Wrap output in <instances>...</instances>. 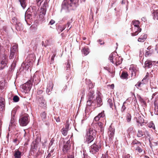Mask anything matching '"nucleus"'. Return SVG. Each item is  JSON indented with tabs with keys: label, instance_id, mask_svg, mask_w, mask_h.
<instances>
[{
	"label": "nucleus",
	"instance_id": "obj_1",
	"mask_svg": "<svg viewBox=\"0 0 158 158\" xmlns=\"http://www.w3.org/2000/svg\"><path fill=\"white\" fill-rule=\"evenodd\" d=\"M97 131L93 128H90L86 130L85 136L86 142L88 144L91 143L96 137Z\"/></svg>",
	"mask_w": 158,
	"mask_h": 158
},
{
	"label": "nucleus",
	"instance_id": "obj_2",
	"mask_svg": "<svg viewBox=\"0 0 158 158\" xmlns=\"http://www.w3.org/2000/svg\"><path fill=\"white\" fill-rule=\"evenodd\" d=\"M114 53H111L109 57V59L112 63L118 66L121 64L122 61V58L118 56H114Z\"/></svg>",
	"mask_w": 158,
	"mask_h": 158
},
{
	"label": "nucleus",
	"instance_id": "obj_3",
	"mask_svg": "<svg viewBox=\"0 0 158 158\" xmlns=\"http://www.w3.org/2000/svg\"><path fill=\"white\" fill-rule=\"evenodd\" d=\"M30 121V117L27 114H25L21 116L19 120L20 126H26Z\"/></svg>",
	"mask_w": 158,
	"mask_h": 158
},
{
	"label": "nucleus",
	"instance_id": "obj_4",
	"mask_svg": "<svg viewBox=\"0 0 158 158\" xmlns=\"http://www.w3.org/2000/svg\"><path fill=\"white\" fill-rule=\"evenodd\" d=\"M102 147L101 143H95L90 146V152L93 154H95L98 152Z\"/></svg>",
	"mask_w": 158,
	"mask_h": 158
},
{
	"label": "nucleus",
	"instance_id": "obj_5",
	"mask_svg": "<svg viewBox=\"0 0 158 158\" xmlns=\"http://www.w3.org/2000/svg\"><path fill=\"white\" fill-rule=\"evenodd\" d=\"M1 61L0 63V70H2L6 66L8 63V58L6 55H2L0 57Z\"/></svg>",
	"mask_w": 158,
	"mask_h": 158
},
{
	"label": "nucleus",
	"instance_id": "obj_6",
	"mask_svg": "<svg viewBox=\"0 0 158 158\" xmlns=\"http://www.w3.org/2000/svg\"><path fill=\"white\" fill-rule=\"evenodd\" d=\"M92 86H93L92 85H91V87H89L87 96V99H89L90 100H94V99L95 98V96L94 90L92 89Z\"/></svg>",
	"mask_w": 158,
	"mask_h": 158
},
{
	"label": "nucleus",
	"instance_id": "obj_7",
	"mask_svg": "<svg viewBox=\"0 0 158 158\" xmlns=\"http://www.w3.org/2000/svg\"><path fill=\"white\" fill-rule=\"evenodd\" d=\"M97 95L96 99H94V103H96L97 107H100L102 105V100L101 97L100 96L101 93L100 92L98 91L97 94Z\"/></svg>",
	"mask_w": 158,
	"mask_h": 158
},
{
	"label": "nucleus",
	"instance_id": "obj_8",
	"mask_svg": "<svg viewBox=\"0 0 158 158\" xmlns=\"http://www.w3.org/2000/svg\"><path fill=\"white\" fill-rule=\"evenodd\" d=\"M15 19H16L15 18H14L12 19V21L13 23L15 25V27L16 30L18 31H20L22 30L23 29V25L20 22H15Z\"/></svg>",
	"mask_w": 158,
	"mask_h": 158
},
{
	"label": "nucleus",
	"instance_id": "obj_9",
	"mask_svg": "<svg viewBox=\"0 0 158 158\" xmlns=\"http://www.w3.org/2000/svg\"><path fill=\"white\" fill-rule=\"evenodd\" d=\"M32 85V81L29 80L23 85L22 88L23 89L25 90L26 92H27L30 90Z\"/></svg>",
	"mask_w": 158,
	"mask_h": 158
},
{
	"label": "nucleus",
	"instance_id": "obj_10",
	"mask_svg": "<svg viewBox=\"0 0 158 158\" xmlns=\"http://www.w3.org/2000/svg\"><path fill=\"white\" fill-rule=\"evenodd\" d=\"M70 142L69 140L68 141L64 146L62 150L63 153L64 154L68 152L70 149L71 145L69 143Z\"/></svg>",
	"mask_w": 158,
	"mask_h": 158
},
{
	"label": "nucleus",
	"instance_id": "obj_11",
	"mask_svg": "<svg viewBox=\"0 0 158 158\" xmlns=\"http://www.w3.org/2000/svg\"><path fill=\"white\" fill-rule=\"evenodd\" d=\"M108 134L109 139H112L114 135V129L110 126L108 129Z\"/></svg>",
	"mask_w": 158,
	"mask_h": 158
},
{
	"label": "nucleus",
	"instance_id": "obj_12",
	"mask_svg": "<svg viewBox=\"0 0 158 158\" xmlns=\"http://www.w3.org/2000/svg\"><path fill=\"white\" fill-rule=\"evenodd\" d=\"M5 100L2 97H0V112L3 111L5 109Z\"/></svg>",
	"mask_w": 158,
	"mask_h": 158
},
{
	"label": "nucleus",
	"instance_id": "obj_13",
	"mask_svg": "<svg viewBox=\"0 0 158 158\" xmlns=\"http://www.w3.org/2000/svg\"><path fill=\"white\" fill-rule=\"evenodd\" d=\"M141 143L136 139L134 140L131 143V148L135 150Z\"/></svg>",
	"mask_w": 158,
	"mask_h": 158
},
{
	"label": "nucleus",
	"instance_id": "obj_14",
	"mask_svg": "<svg viewBox=\"0 0 158 158\" xmlns=\"http://www.w3.org/2000/svg\"><path fill=\"white\" fill-rule=\"evenodd\" d=\"M53 87V85L52 82L50 81L48 84L46 90L47 93L48 94H50V93H49L52 91Z\"/></svg>",
	"mask_w": 158,
	"mask_h": 158
},
{
	"label": "nucleus",
	"instance_id": "obj_15",
	"mask_svg": "<svg viewBox=\"0 0 158 158\" xmlns=\"http://www.w3.org/2000/svg\"><path fill=\"white\" fill-rule=\"evenodd\" d=\"M107 102L111 108L113 109L114 107V109L115 110H116V108L114 103V99H113V100H112L111 99L109 98Z\"/></svg>",
	"mask_w": 158,
	"mask_h": 158
},
{
	"label": "nucleus",
	"instance_id": "obj_16",
	"mask_svg": "<svg viewBox=\"0 0 158 158\" xmlns=\"http://www.w3.org/2000/svg\"><path fill=\"white\" fill-rule=\"evenodd\" d=\"M130 71L131 72V77L133 76H135L136 73L137 71L136 67L135 66L131 67L130 68Z\"/></svg>",
	"mask_w": 158,
	"mask_h": 158
},
{
	"label": "nucleus",
	"instance_id": "obj_17",
	"mask_svg": "<svg viewBox=\"0 0 158 158\" xmlns=\"http://www.w3.org/2000/svg\"><path fill=\"white\" fill-rule=\"evenodd\" d=\"M78 2V0H69L68 3L70 6L75 7Z\"/></svg>",
	"mask_w": 158,
	"mask_h": 158
},
{
	"label": "nucleus",
	"instance_id": "obj_18",
	"mask_svg": "<svg viewBox=\"0 0 158 158\" xmlns=\"http://www.w3.org/2000/svg\"><path fill=\"white\" fill-rule=\"evenodd\" d=\"M152 63V61L149 60H147L144 63L145 67L148 69L151 68L153 66Z\"/></svg>",
	"mask_w": 158,
	"mask_h": 158
},
{
	"label": "nucleus",
	"instance_id": "obj_19",
	"mask_svg": "<svg viewBox=\"0 0 158 158\" xmlns=\"http://www.w3.org/2000/svg\"><path fill=\"white\" fill-rule=\"evenodd\" d=\"M22 153L19 150L16 149L14 152V158H21Z\"/></svg>",
	"mask_w": 158,
	"mask_h": 158
},
{
	"label": "nucleus",
	"instance_id": "obj_20",
	"mask_svg": "<svg viewBox=\"0 0 158 158\" xmlns=\"http://www.w3.org/2000/svg\"><path fill=\"white\" fill-rule=\"evenodd\" d=\"M147 37V35L146 34H143L138 39V40L139 42H143L145 41Z\"/></svg>",
	"mask_w": 158,
	"mask_h": 158
},
{
	"label": "nucleus",
	"instance_id": "obj_21",
	"mask_svg": "<svg viewBox=\"0 0 158 158\" xmlns=\"http://www.w3.org/2000/svg\"><path fill=\"white\" fill-rule=\"evenodd\" d=\"M95 125L97 126L98 130L100 131V132L103 134L104 131V128L103 127V124L102 123L98 122L97 124H95Z\"/></svg>",
	"mask_w": 158,
	"mask_h": 158
},
{
	"label": "nucleus",
	"instance_id": "obj_22",
	"mask_svg": "<svg viewBox=\"0 0 158 158\" xmlns=\"http://www.w3.org/2000/svg\"><path fill=\"white\" fill-rule=\"evenodd\" d=\"M105 117V115L104 114V111H102V112L100 113L98 115L96 116L94 118V120L96 121H98L99 120L100 118H103Z\"/></svg>",
	"mask_w": 158,
	"mask_h": 158
},
{
	"label": "nucleus",
	"instance_id": "obj_23",
	"mask_svg": "<svg viewBox=\"0 0 158 158\" xmlns=\"http://www.w3.org/2000/svg\"><path fill=\"white\" fill-rule=\"evenodd\" d=\"M46 5H47V3H44L43 6H42L41 9V11L40 12V13H42V14L43 15L42 16L44 15L45 14L46 12Z\"/></svg>",
	"mask_w": 158,
	"mask_h": 158
},
{
	"label": "nucleus",
	"instance_id": "obj_24",
	"mask_svg": "<svg viewBox=\"0 0 158 158\" xmlns=\"http://www.w3.org/2000/svg\"><path fill=\"white\" fill-rule=\"evenodd\" d=\"M139 22L138 20H134L132 21L131 25H133L135 27V29H137V28H140L139 26Z\"/></svg>",
	"mask_w": 158,
	"mask_h": 158
},
{
	"label": "nucleus",
	"instance_id": "obj_25",
	"mask_svg": "<svg viewBox=\"0 0 158 158\" xmlns=\"http://www.w3.org/2000/svg\"><path fill=\"white\" fill-rule=\"evenodd\" d=\"M149 74L148 73H147L146 75L143 78L142 81V84H144L147 83L148 80L149 79Z\"/></svg>",
	"mask_w": 158,
	"mask_h": 158
},
{
	"label": "nucleus",
	"instance_id": "obj_26",
	"mask_svg": "<svg viewBox=\"0 0 158 158\" xmlns=\"http://www.w3.org/2000/svg\"><path fill=\"white\" fill-rule=\"evenodd\" d=\"M153 16L154 20H158V9L153 10Z\"/></svg>",
	"mask_w": 158,
	"mask_h": 158
},
{
	"label": "nucleus",
	"instance_id": "obj_27",
	"mask_svg": "<svg viewBox=\"0 0 158 158\" xmlns=\"http://www.w3.org/2000/svg\"><path fill=\"white\" fill-rule=\"evenodd\" d=\"M136 121L137 123H139L140 125L143 123L144 120L143 118L141 116H139L136 117Z\"/></svg>",
	"mask_w": 158,
	"mask_h": 158
},
{
	"label": "nucleus",
	"instance_id": "obj_28",
	"mask_svg": "<svg viewBox=\"0 0 158 158\" xmlns=\"http://www.w3.org/2000/svg\"><path fill=\"white\" fill-rule=\"evenodd\" d=\"M135 151L139 152V153H141L143 152V147L142 146V143H141L139 146H137V148L135 150Z\"/></svg>",
	"mask_w": 158,
	"mask_h": 158
},
{
	"label": "nucleus",
	"instance_id": "obj_29",
	"mask_svg": "<svg viewBox=\"0 0 158 158\" xmlns=\"http://www.w3.org/2000/svg\"><path fill=\"white\" fill-rule=\"evenodd\" d=\"M81 52L82 53L85 55L86 56L89 53V49L87 47H85L81 50Z\"/></svg>",
	"mask_w": 158,
	"mask_h": 158
},
{
	"label": "nucleus",
	"instance_id": "obj_30",
	"mask_svg": "<svg viewBox=\"0 0 158 158\" xmlns=\"http://www.w3.org/2000/svg\"><path fill=\"white\" fill-rule=\"evenodd\" d=\"M128 75L127 73L126 72H123L120 76V77L123 79H126L127 78Z\"/></svg>",
	"mask_w": 158,
	"mask_h": 158
},
{
	"label": "nucleus",
	"instance_id": "obj_31",
	"mask_svg": "<svg viewBox=\"0 0 158 158\" xmlns=\"http://www.w3.org/2000/svg\"><path fill=\"white\" fill-rule=\"evenodd\" d=\"M27 0H19L20 4L23 9H24L26 6Z\"/></svg>",
	"mask_w": 158,
	"mask_h": 158
},
{
	"label": "nucleus",
	"instance_id": "obj_32",
	"mask_svg": "<svg viewBox=\"0 0 158 158\" xmlns=\"http://www.w3.org/2000/svg\"><path fill=\"white\" fill-rule=\"evenodd\" d=\"M41 117L42 121L44 122H46L47 120L46 114L45 112L42 113Z\"/></svg>",
	"mask_w": 158,
	"mask_h": 158
},
{
	"label": "nucleus",
	"instance_id": "obj_33",
	"mask_svg": "<svg viewBox=\"0 0 158 158\" xmlns=\"http://www.w3.org/2000/svg\"><path fill=\"white\" fill-rule=\"evenodd\" d=\"M136 31L135 32H133L131 34V35L132 36H134L137 35L138 33L141 32V29L140 28H137V29H135Z\"/></svg>",
	"mask_w": 158,
	"mask_h": 158
},
{
	"label": "nucleus",
	"instance_id": "obj_34",
	"mask_svg": "<svg viewBox=\"0 0 158 158\" xmlns=\"http://www.w3.org/2000/svg\"><path fill=\"white\" fill-rule=\"evenodd\" d=\"M144 131L138 130L137 134V136L139 137H142L144 135Z\"/></svg>",
	"mask_w": 158,
	"mask_h": 158
},
{
	"label": "nucleus",
	"instance_id": "obj_35",
	"mask_svg": "<svg viewBox=\"0 0 158 158\" xmlns=\"http://www.w3.org/2000/svg\"><path fill=\"white\" fill-rule=\"evenodd\" d=\"M145 52V56L146 57L150 56L153 52V50H146Z\"/></svg>",
	"mask_w": 158,
	"mask_h": 158
},
{
	"label": "nucleus",
	"instance_id": "obj_36",
	"mask_svg": "<svg viewBox=\"0 0 158 158\" xmlns=\"http://www.w3.org/2000/svg\"><path fill=\"white\" fill-rule=\"evenodd\" d=\"M68 130L67 128H63L61 130V131L63 135L66 136L67 134V132Z\"/></svg>",
	"mask_w": 158,
	"mask_h": 158
},
{
	"label": "nucleus",
	"instance_id": "obj_37",
	"mask_svg": "<svg viewBox=\"0 0 158 158\" xmlns=\"http://www.w3.org/2000/svg\"><path fill=\"white\" fill-rule=\"evenodd\" d=\"M87 99L88 100L86 102V105L87 106H90L92 104L94 103V100H90L89 99Z\"/></svg>",
	"mask_w": 158,
	"mask_h": 158
},
{
	"label": "nucleus",
	"instance_id": "obj_38",
	"mask_svg": "<svg viewBox=\"0 0 158 158\" xmlns=\"http://www.w3.org/2000/svg\"><path fill=\"white\" fill-rule=\"evenodd\" d=\"M38 140V138L37 137L36 140L35 142H34L32 143V148L33 149H35V150L37 149V145L36 144V141Z\"/></svg>",
	"mask_w": 158,
	"mask_h": 158
},
{
	"label": "nucleus",
	"instance_id": "obj_39",
	"mask_svg": "<svg viewBox=\"0 0 158 158\" xmlns=\"http://www.w3.org/2000/svg\"><path fill=\"white\" fill-rule=\"evenodd\" d=\"M17 53L15 52L10 51V54L9 56V58L10 59H13L14 58V56H16Z\"/></svg>",
	"mask_w": 158,
	"mask_h": 158
},
{
	"label": "nucleus",
	"instance_id": "obj_40",
	"mask_svg": "<svg viewBox=\"0 0 158 158\" xmlns=\"http://www.w3.org/2000/svg\"><path fill=\"white\" fill-rule=\"evenodd\" d=\"M147 126L148 127L152 128L153 129H155V125L153 123V122H151L149 123H148L147 124Z\"/></svg>",
	"mask_w": 158,
	"mask_h": 158
},
{
	"label": "nucleus",
	"instance_id": "obj_41",
	"mask_svg": "<svg viewBox=\"0 0 158 158\" xmlns=\"http://www.w3.org/2000/svg\"><path fill=\"white\" fill-rule=\"evenodd\" d=\"M41 105L44 108H45L46 106V101L43 98H42V100H41Z\"/></svg>",
	"mask_w": 158,
	"mask_h": 158
},
{
	"label": "nucleus",
	"instance_id": "obj_42",
	"mask_svg": "<svg viewBox=\"0 0 158 158\" xmlns=\"http://www.w3.org/2000/svg\"><path fill=\"white\" fill-rule=\"evenodd\" d=\"M131 116L130 114L129 113L127 114L126 118H127V122H129L131 121Z\"/></svg>",
	"mask_w": 158,
	"mask_h": 158
},
{
	"label": "nucleus",
	"instance_id": "obj_43",
	"mask_svg": "<svg viewBox=\"0 0 158 158\" xmlns=\"http://www.w3.org/2000/svg\"><path fill=\"white\" fill-rule=\"evenodd\" d=\"M17 46L16 45H15L13 46L12 48H11L10 51L15 52L17 53Z\"/></svg>",
	"mask_w": 158,
	"mask_h": 158
},
{
	"label": "nucleus",
	"instance_id": "obj_44",
	"mask_svg": "<svg viewBox=\"0 0 158 158\" xmlns=\"http://www.w3.org/2000/svg\"><path fill=\"white\" fill-rule=\"evenodd\" d=\"M13 100L15 102H17L19 100V97L17 95H15L13 97Z\"/></svg>",
	"mask_w": 158,
	"mask_h": 158
},
{
	"label": "nucleus",
	"instance_id": "obj_45",
	"mask_svg": "<svg viewBox=\"0 0 158 158\" xmlns=\"http://www.w3.org/2000/svg\"><path fill=\"white\" fill-rule=\"evenodd\" d=\"M2 32L4 33L3 31H4L5 32L7 33L8 32V30L7 29V27L6 26H4L3 27L2 29H1L0 31L2 32Z\"/></svg>",
	"mask_w": 158,
	"mask_h": 158
},
{
	"label": "nucleus",
	"instance_id": "obj_46",
	"mask_svg": "<svg viewBox=\"0 0 158 158\" xmlns=\"http://www.w3.org/2000/svg\"><path fill=\"white\" fill-rule=\"evenodd\" d=\"M4 88V83L3 81H0V89L2 90Z\"/></svg>",
	"mask_w": 158,
	"mask_h": 158
},
{
	"label": "nucleus",
	"instance_id": "obj_47",
	"mask_svg": "<svg viewBox=\"0 0 158 158\" xmlns=\"http://www.w3.org/2000/svg\"><path fill=\"white\" fill-rule=\"evenodd\" d=\"M144 137H145V138H147L148 137H149L150 136V135L148 132L146 130L144 131Z\"/></svg>",
	"mask_w": 158,
	"mask_h": 158
},
{
	"label": "nucleus",
	"instance_id": "obj_48",
	"mask_svg": "<svg viewBox=\"0 0 158 158\" xmlns=\"http://www.w3.org/2000/svg\"><path fill=\"white\" fill-rule=\"evenodd\" d=\"M82 64L84 65V67L86 68H88L89 66V63L87 62H84L82 63Z\"/></svg>",
	"mask_w": 158,
	"mask_h": 158
},
{
	"label": "nucleus",
	"instance_id": "obj_49",
	"mask_svg": "<svg viewBox=\"0 0 158 158\" xmlns=\"http://www.w3.org/2000/svg\"><path fill=\"white\" fill-rule=\"evenodd\" d=\"M134 129H133V127H130L128 130H127V131H128V133H129V134L131 132V131H133V132H134V130H133Z\"/></svg>",
	"mask_w": 158,
	"mask_h": 158
},
{
	"label": "nucleus",
	"instance_id": "obj_50",
	"mask_svg": "<svg viewBox=\"0 0 158 158\" xmlns=\"http://www.w3.org/2000/svg\"><path fill=\"white\" fill-rule=\"evenodd\" d=\"M102 158H110L108 154L106 153L103 154Z\"/></svg>",
	"mask_w": 158,
	"mask_h": 158
},
{
	"label": "nucleus",
	"instance_id": "obj_51",
	"mask_svg": "<svg viewBox=\"0 0 158 158\" xmlns=\"http://www.w3.org/2000/svg\"><path fill=\"white\" fill-rule=\"evenodd\" d=\"M139 100L140 102L142 103H144L145 102L144 100L140 96H139V97H138Z\"/></svg>",
	"mask_w": 158,
	"mask_h": 158
},
{
	"label": "nucleus",
	"instance_id": "obj_52",
	"mask_svg": "<svg viewBox=\"0 0 158 158\" xmlns=\"http://www.w3.org/2000/svg\"><path fill=\"white\" fill-rule=\"evenodd\" d=\"M124 103L121 108V110L122 112H124L126 109V107L125 105H124Z\"/></svg>",
	"mask_w": 158,
	"mask_h": 158
},
{
	"label": "nucleus",
	"instance_id": "obj_53",
	"mask_svg": "<svg viewBox=\"0 0 158 158\" xmlns=\"http://www.w3.org/2000/svg\"><path fill=\"white\" fill-rule=\"evenodd\" d=\"M69 123L68 121H66V125L65 126V127L64 128H66L68 129V130H69Z\"/></svg>",
	"mask_w": 158,
	"mask_h": 158
},
{
	"label": "nucleus",
	"instance_id": "obj_54",
	"mask_svg": "<svg viewBox=\"0 0 158 158\" xmlns=\"http://www.w3.org/2000/svg\"><path fill=\"white\" fill-rule=\"evenodd\" d=\"M142 84V82H138L135 85V86L138 88L140 87L141 85Z\"/></svg>",
	"mask_w": 158,
	"mask_h": 158
},
{
	"label": "nucleus",
	"instance_id": "obj_55",
	"mask_svg": "<svg viewBox=\"0 0 158 158\" xmlns=\"http://www.w3.org/2000/svg\"><path fill=\"white\" fill-rule=\"evenodd\" d=\"M132 157L129 154H127L126 155H125L123 157V158H132Z\"/></svg>",
	"mask_w": 158,
	"mask_h": 158
},
{
	"label": "nucleus",
	"instance_id": "obj_56",
	"mask_svg": "<svg viewBox=\"0 0 158 158\" xmlns=\"http://www.w3.org/2000/svg\"><path fill=\"white\" fill-rule=\"evenodd\" d=\"M70 65L69 64V62H68V63L66 65V68L67 70H69L70 69Z\"/></svg>",
	"mask_w": 158,
	"mask_h": 158
},
{
	"label": "nucleus",
	"instance_id": "obj_57",
	"mask_svg": "<svg viewBox=\"0 0 158 158\" xmlns=\"http://www.w3.org/2000/svg\"><path fill=\"white\" fill-rule=\"evenodd\" d=\"M16 65V62L15 61H14L11 64V67L14 68Z\"/></svg>",
	"mask_w": 158,
	"mask_h": 158
},
{
	"label": "nucleus",
	"instance_id": "obj_58",
	"mask_svg": "<svg viewBox=\"0 0 158 158\" xmlns=\"http://www.w3.org/2000/svg\"><path fill=\"white\" fill-rule=\"evenodd\" d=\"M98 42L101 45L103 44L104 43V42L102 40H99Z\"/></svg>",
	"mask_w": 158,
	"mask_h": 158
},
{
	"label": "nucleus",
	"instance_id": "obj_59",
	"mask_svg": "<svg viewBox=\"0 0 158 158\" xmlns=\"http://www.w3.org/2000/svg\"><path fill=\"white\" fill-rule=\"evenodd\" d=\"M71 23V22H68L67 23V24L65 25V27H67L68 28L69 27V25H70Z\"/></svg>",
	"mask_w": 158,
	"mask_h": 158
},
{
	"label": "nucleus",
	"instance_id": "obj_60",
	"mask_svg": "<svg viewBox=\"0 0 158 158\" xmlns=\"http://www.w3.org/2000/svg\"><path fill=\"white\" fill-rule=\"evenodd\" d=\"M55 23V21L54 20L52 19H51L50 21L49 24L51 25Z\"/></svg>",
	"mask_w": 158,
	"mask_h": 158
},
{
	"label": "nucleus",
	"instance_id": "obj_61",
	"mask_svg": "<svg viewBox=\"0 0 158 158\" xmlns=\"http://www.w3.org/2000/svg\"><path fill=\"white\" fill-rule=\"evenodd\" d=\"M18 141V139L16 138L15 139H14L13 140V142L15 143H16V145H18V143H17V142Z\"/></svg>",
	"mask_w": 158,
	"mask_h": 158
},
{
	"label": "nucleus",
	"instance_id": "obj_62",
	"mask_svg": "<svg viewBox=\"0 0 158 158\" xmlns=\"http://www.w3.org/2000/svg\"><path fill=\"white\" fill-rule=\"evenodd\" d=\"M56 54H55V53H54L52 56V58H51V61H53L54 60V58L55 57V56H56Z\"/></svg>",
	"mask_w": 158,
	"mask_h": 158
},
{
	"label": "nucleus",
	"instance_id": "obj_63",
	"mask_svg": "<svg viewBox=\"0 0 158 158\" xmlns=\"http://www.w3.org/2000/svg\"><path fill=\"white\" fill-rule=\"evenodd\" d=\"M30 9H28L26 12V14H28L29 15H30Z\"/></svg>",
	"mask_w": 158,
	"mask_h": 158
},
{
	"label": "nucleus",
	"instance_id": "obj_64",
	"mask_svg": "<svg viewBox=\"0 0 158 158\" xmlns=\"http://www.w3.org/2000/svg\"><path fill=\"white\" fill-rule=\"evenodd\" d=\"M83 156L84 157L83 158H88V155L87 154L84 153Z\"/></svg>",
	"mask_w": 158,
	"mask_h": 158
}]
</instances>
